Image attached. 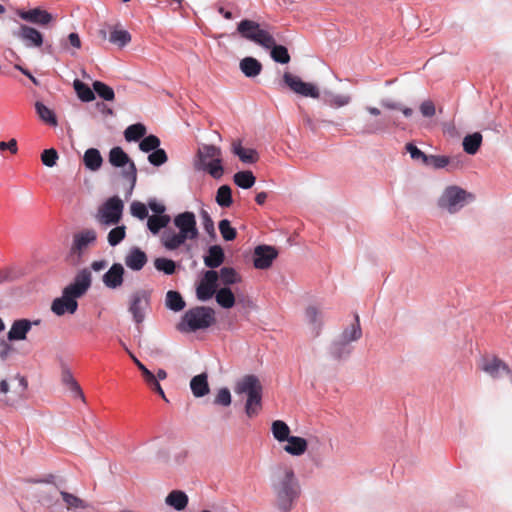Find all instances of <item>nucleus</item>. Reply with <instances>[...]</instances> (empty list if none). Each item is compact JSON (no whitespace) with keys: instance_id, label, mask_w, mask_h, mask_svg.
Wrapping results in <instances>:
<instances>
[{"instance_id":"1","label":"nucleus","mask_w":512,"mask_h":512,"mask_svg":"<svg viewBox=\"0 0 512 512\" xmlns=\"http://www.w3.org/2000/svg\"><path fill=\"white\" fill-rule=\"evenodd\" d=\"M174 225L179 232L165 231L161 238L162 244L168 250H175L187 240H194L199 235L193 212L186 211L175 216Z\"/></svg>"},{"instance_id":"2","label":"nucleus","mask_w":512,"mask_h":512,"mask_svg":"<svg viewBox=\"0 0 512 512\" xmlns=\"http://www.w3.org/2000/svg\"><path fill=\"white\" fill-rule=\"evenodd\" d=\"M234 391L238 395L247 396L245 412L252 418L259 414L262 408V385L255 375H246L235 385Z\"/></svg>"},{"instance_id":"3","label":"nucleus","mask_w":512,"mask_h":512,"mask_svg":"<svg viewBox=\"0 0 512 512\" xmlns=\"http://www.w3.org/2000/svg\"><path fill=\"white\" fill-rule=\"evenodd\" d=\"M276 494V503L280 510L289 511L298 498L300 489L292 469H286L273 485Z\"/></svg>"},{"instance_id":"4","label":"nucleus","mask_w":512,"mask_h":512,"mask_svg":"<svg viewBox=\"0 0 512 512\" xmlns=\"http://www.w3.org/2000/svg\"><path fill=\"white\" fill-rule=\"evenodd\" d=\"M193 164L195 170L205 171L215 179L221 178L224 173L222 151L214 145L203 144L199 147Z\"/></svg>"},{"instance_id":"5","label":"nucleus","mask_w":512,"mask_h":512,"mask_svg":"<svg viewBox=\"0 0 512 512\" xmlns=\"http://www.w3.org/2000/svg\"><path fill=\"white\" fill-rule=\"evenodd\" d=\"M215 311L206 306H197L187 310L178 324V330L182 332H195L207 329L215 323Z\"/></svg>"},{"instance_id":"6","label":"nucleus","mask_w":512,"mask_h":512,"mask_svg":"<svg viewBox=\"0 0 512 512\" xmlns=\"http://www.w3.org/2000/svg\"><path fill=\"white\" fill-rule=\"evenodd\" d=\"M97 241V233L92 228L83 229L73 234L72 244L66 261L71 265H78L83 255L94 246Z\"/></svg>"},{"instance_id":"7","label":"nucleus","mask_w":512,"mask_h":512,"mask_svg":"<svg viewBox=\"0 0 512 512\" xmlns=\"http://www.w3.org/2000/svg\"><path fill=\"white\" fill-rule=\"evenodd\" d=\"M237 31L243 38L263 48H270L274 44L273 35L269 31L262 29L260 24L255 21L248 19L242 20L237 26Z\"/></svg>"},{"instance_id":"8","label":"nucleus","mask_w":512,"mask_h":512,"mask_svg":"<svg viewBox=\"0 0 512 512\" xmlns=\"http://www.w3.org/2000/svg\"><path fill=\"white\" fill-rule=\"evenodd\" d=\"M151 292L145 289L134 291L128 299V311L134 323L139 327L150 309Z\"/></svg>"},{"instance_id":"9","label":"nucleus","mask_w":512,"mask_h":512,"mask_svg":"<svg viewBox=\"0 0 512 512\" xmlns=\"http://www.w3.org/2000/svg\"><path fill=\"white\" fill-rule=\"evenodd\" d=\"M123 208V202L118 196L109 198L98 210L99 223L106 226L118 224L122 218Z\"/></svg>"},{"instance_id":"10","label":"nucleus","mask_w":512,"mask_h":512,"mask_svg":"<svg viewBox=\"0 0 512 512\" xmlns=\"http://www.w3.org/2000/svg\"><path fill=\"white\" fill-rule=\"evenodd\" d=\"M109 162L114 167H126L122 175L130 182L132 189L136 184L137 169L127 153H125L121 147H114L109 152Z\"/></svg>"},{"instance_id":"11","label":"nucleus","mask_w":512,"mask_h":512,"mask_svg":"<svg viewBox=\"0 0 512 512\" xmlns=\"http://www.w3.org/2000/svg\"><path fill=\"white\" fill-rule=\"evenodd\" d=\"M466 196L465 190L457 186H450L445 189L438 203L441 208L446 209L449 213H455L464 206Z\"/></svg>"},{"instance_id":"12","label":"nucleus","mask_w":512,"mask_h":512,"mask_svg":"<svg viewBox=\"0 0 512 512\" xmlns=\"http://www.w3.org/2000/svg\"><path fill=\"white\" fill-rule=\"evenodd\" d=\"M283 81L296 94L315 99L320 96L319 89L315 85L304 82L298 76L289 72L284 73Z\"/></svg>"},{"instance_id":"13","label":"nucleus","mask_w":512,"mask_h":512,"mask_svg":"<svg viewBox=\"0 0 512 512\" xmlns=\"http://www.w3.org/2000/svg\"><path fill=\"white\" fill-rule=\"evenodd\" d=\"M219 275L215 270H208L196 288V295L200 301L209 300L215 293Z\"/></svg>"},{"instance_id":"14","label":"nucleus","mask_w":512,"mask_h":512,"mask_svg":"<svg viewBox=\"0 0 512 512\" xmlns=\"http://www.w3.org/2000/svg\"><path fill=\"white\" fill-rule=\"evenodd\" d=\"M91 285V272L85 268L79 271L74 281L64 288V291L67 294H70L72 297L79 298L86 293Z\"/></svg>"},{"instance_id":"15","label":"nucleus","mask_w":512,"mask_h":512,"mask_svg":"<svg viewBox=\"0 0 512 512\" xmlns=\"http://www.w3.org/2000/svg\"><path fill=\"white\" fill-rule=\"evenodd\" d=\"M278 251L269 245H259L254 249L253 264L257 269H268L277 258Z\"/></svg>"},{"instance_id":"16","label":"nucleus","mask_w":512,"mask_h":512,"mask_svg":"<svg viewBox=\"0 0 512 512\" xmlns=\"http://www.w3.org/2000/svg\"><path fill=\"white\" fill-rule=\"evenodd\" d=\"M15 379H18L19 381V388L20 390H11L10 389V383L7 380H1L0 381V394L3 395L2 398H0L1 401H4L8 405H13L18 400H20L27 389V380L24 377L17 376Z\"/></svg>"},{"instance_id":"17","label":"nucleus","mask_w":512,"mask_h":512,"mask_svg":"<svg viewBox=\"0 0 512 512\" xmlns=\"http://www.w3.org/2000/svg\"><path fill=\"white\" fill-rule=\"evenodd\" d=\"M41 320L30 321L25 318L15 320L10 330L7 333V339L9 341H23L27 338V334L30 332L33 325H39Z\"/></svg>"},{"instance_id":"18","label":"nucleus","mask_w":512,"mask_h":512,"mask_svg":"<svg viewBox=\"0 0 512 512\" xmlns=\"http://www.w3.org/2000/svg\"><path fill=\"white\" fill-rule=\"evenodd\" d=\"M78 308V303L74 297L67 294L63 290V294L60 298H56L51 305V310L58 316L64 315L65 313L74 314Z\"/></svg>"},{"instance_id":"19","label":"nucleus","mask_w":512,"mask_h":512,"mask_svg":"<svg viewBox=\"0 0 512 512\" xmlns=\"http://www.w3.org/2000/svg\"><path fill=\"white\" fill-rule=\"evenodd\" d=\"M27 47H40L43 44L42 34L33 27L21 25L15 34Z\"/></svg>"},{"instance_id":"20","label":"nucleus","mask_w":512,"mask_h":512,"mask_svg":"<svg viewBox=\"0 0 512 512\" xmlns=\"http://www.w3.org/2000/svg\"><path fill=\"white\" fill-rule=\"evenodd\" d=\"M17 14L21 19L34 24L47 25L52 20V15L40 8H34L28 11L19 10Z\"/></svg>"},{"instance_id":"21","label":"nucleus","mask_w":512,"mask_h":512,"mask_svg":"<svg viewBox=\"0 0 512 512\" xmlns=\"http://www.w3.org/2000/svg\"><path fill=\"white\" fill-rule=\"evenodd\" d=\"M124 268L120 263H114L103 275V283L110 289H116L123 283Z\"/></svg>"},{"instance_id":"22","label":"nucleus","mask_w":512,"mask_h":512,"mask_svg":"<svg viewBox=\"0 0 512 512\" xmlns=\"http://www.w3.org/2000/svg\"><path fill=\"white\" fill-rule=\"evenodd\" d=\"M147 263V255L138 247H133L129 250L125 257V264L128 268L139 271Z\"/></svg>"},{"instance_id":"23","label":"nucleus","mask_w":512,"mask_h":512,"mask_svg":"<svg viewBox=\"0 0 512 512\" xmlns=\"http://www.w3.org/2000/svg\"><path fill=\"white\" fill-rule=\"evenodd\" d=\"M59 494L61 495L65 507L68 511L85 510L90 507L89 503L76 496L75 494L66 491H60Z\"/></svg>"},{"instance_id":"24","label":"nucleus","mask_w":512,"mask_h":512,"mask_svg":"<svg viewBox=\"0 0 512 512\" xmlns=\"http://www.w3.org/2000/svg\"><path fill=\"white\" fill-rule=\"evenodd\" d=\"M287 442L288 444L284 446V450L293 456L303 455L308 447L306 439L298 436H290Z\"/></svg>"},{"instance_id":"25","label":"nucleus","mask_w":512,"mask_h":512,"mask_svg":"<svg viewBox=\"0 0 512 512\" xmlns=\"http://www.w3.org/2000/svg\"><path fill=\"white\" fill-rule=\"evenodd\" d=\"M225 259L224 251L219 245H213L208 250V255L204 257V263L211 270L218 268Z\"/></svg>"},{"instance_id":"26","label":"nucleus","mask_w":512,"mask_h":512,"mask_svg":"<svg viewBox=\"0 0 512 512\" xmlns=\"http://www.w3.org/2000/svg\"><path fill=\"white\" fill-rule=\"evenodd\" d=\"M240 70L249 78L258 76L262 71V64L253 57H245L240 61Z\"/></svg>"},{"instance_id":"27","label":"nucleus","mask_w":512,"mask_h":512,"mask_svg":"<svg viewBox=\"0 0 512 512\" xmlns=\"http://www.w3.org/2000/svg\"><path fill=\"white\" fill-rule=\"evenodd\" d=\"M190 388L195 397H203L209 393L207 375L205 373L194 376L190 382Z\"/></svg>"},{"instance_id":"28","label":"nucleus","mask_w":512,"mask_h":512,"mask_svg":"<svg viewBox=\"0 0 512 512\" xmlns=\"http://www.w3.org/2000/svg\"><path fill=\"white\" fill-rule=\"evenodd\" d=\"M233 153L244 163H256L259 159L258 152L252 148H244L240 142L233 143Z\"/></svg>"},{"instance_id":"29","label":"nucleus","mask_w":512,"mask_h":512,"mask_svg":"<svg viewBox=\"0 0 512 512\" xmlns=\"http://www.w3.org/2000/svg\"><path fill=\"white\" fill-rule=\"evenodd\" d=\"M165 502L174 509L181 511L188 504V496L181 490H173L167 495Z\"/></svg>"},{"instance_id":"30","label":"nucleus","mask_w":512,"mask_h":512,"mask_svg":"<svg viewBox=\"0 0 512 512\" xmlns=\"http://www.w3.org/2000/svg\"><path fill=\"white\" fill-rule=\"evenodd\" d=\"M131 39V34L127 30L120 29L118 26L113 27L110 31L109 41L119 48L128 45Z\"/></svg>"},{"instance_id":"31","label":"nucleus","mask_w":512,"mask_h":512,"mask_svg":"<svg viewBox=\"0 0 512 512\" xmlns=\"http://www.w3.org/2000/svg\"><path fill=\"white\" fill-rule=\"evenodd\" d=\"M350 343L343 339L341 336L338 340L334 341L330 346V354L335 359H342L351 353Z\"/></svg>"},{"instance_id":"32","label":"nucleus","mask_w":512,"mask_h":512,"mask_svg":"<svg viewBox=\"0 0 512 512\" xmlns=\"http://www.w3.org/2000/svg\"><path fill=\"white\" fill-rule=\"evenodd\" d=\"M83 161L86 168L91 171H97L101 167L103 159L99 150L95 148H89L84 154Z\"/></svg>"},{"instance_id":"33","label":"nucleus","mask_w":512,"mask_h":512,"mask_svg":"<svg viewBox=\"0 0 512 512\" xmlns=\"http://www.w3.org/2000/svg\"><path fill=\"white\" fill-rule=\"evenodd\" d=\"M340 336L343 339H345L346 341H348L349 343H351L353 341H357L358 339L361 338L362 329L360 326V319L357 314L355 315L354 322L349 327L344 329V331L342 332V334Z\"/></svg>"},{"instance_id":"34","label":"nucleus","mask_w":512,"mask_h":512,"mask_svg":"<svg viewBox=\"0 0 512 512\" xmlns=\"http://www.w3.org/2000/svg\"><path fill=\"white\" fill-rule=\"evenodd\" d=\"M216 302L225 309L232 308L235 304V296L230 288L223 287L215 293Z\"/></svg>"},{"instance_id":"35","label":"nucleus","mask_w":512,"mask_h":512,"mask_svg":"<svg viewBox=\"0 0 512 512\" xmlns=\"http://www.w3.org/2000/svg\"><path fill=\"white\" fill-rule=\"evenodd\" d=\"M35 109L36 113L38 114L39 118L45 122L46 124H49L51 126H57L58 121L56 118L55 113L48 108L46 105H44L42 102L37 101L35 103Z\"/></svg>"},{"instance_id":"36","label":"nucleus","mask_w":512,"mask_h":512,"mask_svg":"<svg viewBox=\"0 0 512 512\" xmlns=\"http://www.w3.org/2000/svg\"><path fill=\"white\" fill-rule=\"evenodd\" d=\"M482 143V135L478 132L467 135L463 139V149L466 153L474 155L479 150Z\"/></svg>"},{"instance_id":"37","label":"nucleus","mask_w":512,"mask_h":512,"mask_svg":"<svg viewBox=\"0 0 512 512\" xmlns=\"http://www.w3.org/2000/svg\"><path fill=\"white\" fill-rule=\"evenodd\" d=\"M306 317L310 325L313 326L314 335L318 336L322 326V313L315 306H309L306 309Z\"/></svg>"},{"instance_id":"38","label":"nucleus","mask_w":512,"mask_h":512,"mask_svg":"<svg viewBox=\"0 0 512 512\" xmlns=\"http://www.w3.org/2000/svg\"><path fill=\"white\" fill-rule=\"evenodd\" d=\"M274 438L279 442L287 441L290 437V428L282 420H275L271 426Z\"/></svg>"},{"instance_id":"39","label":"nucleus","mask_w":512,"mask_h":512,"mask_svg":"<svg viewBox=\"0 0 512 512\" xmlns=\"http://www.w3.org/2000/svg\"><path fill=\"white\" fill-rule=\"evenodd\" d=\"M165 304L167 308L175 312L181 311L185 307V301L181 294L173 290L167 292Z\"/></svg>"},{"instance_id":"40","label":"nucleus","mask_w":512,"mask_h":512,"mask_svg":"<svg viewBox=\"0 0 512 512\" xmlns=\"http://www.w3.org/2000/svg\"><path fill=\"white\" fill-rule=\"evenodd\" d=\"M62 381L68 387V389L74 393L75 397L80 398L82 401H85L84 393L77 383V381L72 376L69 370H65L62 373Z\"/></svg>"},{"instance_id":"41","label":"nucleus","mask_w":512,"mask_h":512,"mask_svg":"<svg viewBox=\"0 0 512 512\" xmlns=\"http://www.w3.org/2000/svg\"><path fill=\"white\" fill-rule=\"evenodd\" d=\"M234 183L243 189L251 188L256 181L255 176L251 171H239L233 176Z\"/></svg>"},{"instance_id":"42","label":"nucleus","mask_w":512,"mask_h":512,"mask_svg":"<svg viewBox=\"0 0 512 512\" xmlns=\"http://www.w3.org/2000/svg\"><path fill=\"white\" fill-rule=\"evenodd\" d=\"M323 101L333 108H340L348 105L351 101V97L349 95H336L331 92H325Z\"/></svg>"},{"instance_id":"43","label":"nucleus","mask_w":512,"mask_h":512,"mask_svg":"<svg viewBox=\"0 0 512 512\" xmlns=\"http://www.w3.org/2000/svg\"><path fill=\"white\" fill-rule=\"evenodd\" d=\"M169 222L170 216L168 215H153L148 218L147 226L153 234H157L162 228H165Z\"/></svg>"},{"instance_id":"44","label":"nucleus","mask_w":512,"mask_h":512,"mask_svg":"<svg viewBox=\"0 0 512 512\" xmlns=\"http://www.w3.org/2000/svg\"><path fill=\"white\" fill-rule=\"evenodd\" d=\"M58 491L55 487L43 489L39 491V502L49 508L55 506L58 502Z\"/></svg>"},{"instance_id":"45","label":"nucleus","mask_w":512,"mask_h":512,"mask_svg":"<svg viewBox=\"0 0 512 512\" xmlns=\"http://www.w3.org/2000/svg\"><path fill=\"white\" fill-rule=\"evenodd\" d=\"M73 87L77 93V96L83 102H90L95 99L94 91L82 81L76 79L73 83Z\"/></svg>"},{"instance_id":"46","label":"nucleus","mask_w":512,"mask_h":512,"mask_svg":"<svg viewBox=\"0 0 512 512\" xmlns=\"http://www.w3.org/2000/svg\"><path fill=\"white\" fill-rule=\"evenodd\" d=\"M269 49L271 50V57L275 62L281 64H287L290 62V55L285 46L276 45V41L274 40V44Z\"/></svg>"},{"instance_id":"47","label":"nucleus","mask_w":512,"mask_h":512,"mask_svg":"<svg viewBox=\"0 0 512 512\" xmlns=\"http://www.w3.org/2000/svg\"><path fill=\"white\" fill-rule=\"evenodd\" d=\"M217 204L221 207L227 208L232 204V190L228 185H222L218 188L216 198Z\"/></svg>"},{"instance_id":"48","label":"nucleus","mask_w":512,"mask_h":512,"mask_svg":"<svg viewBox=\"0 0 512 512\" xmlns=\"http://www.w3.org/2000/svg\"><path fill=\"white\" fill-rule=\"evenodd\" d=\"M146 134V127L141 124H132L128 126L124 132L125 139L127 141H138Z\"/></svg>"},{"instance_id":"49","label":"nucleus","mask_w":512,"mask_h":512,"mask_svg":"<svg viewBox=\"0 0 512 512\" xmlns=\"http://www.w3.org/2000/svg\"><path fill=\"white\" fill-rule=\"evenodd\" d=\"M220 279L224 285H232L241 281L240 275L231 267H223L220 270Z\"/></svg>"},{"instance_id":"50","label":"nucleus","mask_w":512,"mask_h":512,"mask_svg":"<svg viewBox=\"0 0 512 512\" xmlns=\"http://www.w3.org/2000/svg\"><path fill=\"white\" fill-rule=\"evenodd\" d=\"M154 266L158 271L164 272L166 275H172L176 270V263L164 257H159L154 260Z\"/></svg>"},{"instance_id":"51","label":"nucleus","mask_w":512,"mask_h":512,"mask_svg":"<svg viewBox=\"0 0 512 512\" xmlns=\"http://www.w3.org/2000/svg\"><path fill=\"white\" fill-rule=\"evenodd\" d=\"M93 89L99 97L106 101H112L115 97L113 89L101 81H95L93 83Z\"/></svg>"},{"instance_id":"52","label":"nucleus","mask_w":512,"mask_h":512,"mask_svg":"<svg viewBox=\"0 0 512 512\" xmlns=\"http://www.w3.org/2000/svg\"><path fill=\"white\" fill-rule=\"evenodd\" d=\"M160 146V139L155 135H149L142 139L139 148L143 152H153Z\"/></svg>"},{"instance_id":"53","label":"nucleus","mask_w":512,"mask_h":512,"mask_svg":"<svg viewBox=\"0 0 512 512\" xmlns=\"http://www.w3.org/2000/svg\"><path fill=\"white\" fill-rule=\"evenodd\" d=\"M126 236V227L125 226H117L110 230L108 233L107 239L108 243L111 246L118 245Z\"/></svg>"},{"instance_id":"54","label":"nucleus","mask_w":512,"mask_h":512,"mask_svg":"<svg viewBox=\"0 0 512 512\" xmlns=\"http://www.w3.org/2000/svg\"><path fill=\"white\" fill-rule=\"evenodd\" d=\"M219 231L226 241H232L236 238V229L231 226V223L227 219H223L219 222Z\"/></svg>"},{"instance_id":"55","label":"nucleus","mask_w":512,"mask_h":512,"mask_svg":"<svg viewBox=\"0 0 512 512\" xmlns=\"http://www.w3.org/2000/svg\"><path fill=\"white\" fill-rule=\"evenodd\" d=\"M425 164L431 165L435 169H441L450 165L451 159L444 155H428Z\"/></svg>"},{"instance_id":"56","label":"nucleus","mask_w":512,"mask_h":512,"mask_svg":"<svg viewBox=\"0 0 512 512\" xmlns=\"http://www.w3.org/2000/svg\"><path fill=\"white\" fill-rule=\"evenodd\" d=\"M58 158V152L54 148L45 149L41 154V161L47 167L55 166Z\"/></svg>"},{"instance_id":"57","label":"nucleus","mask_w":512,"mask_h":512,"mask_svg":"<svg viewBox=\"0 0 512 512\" xmlns=\"http://www.w3.org/2000/svg\"><path fill=\"white\" fill-rule=\"evenodd\" d=\"M168 160L167 154L164 149H156L148 156V161L154 166H161Z\"/></svg>"},{"instance_id":"58","label":"nucleus","mask_w":512,"mask_h":512,"mask_svg":"<svg viewBox=\"0 0 512 512\" xmlns=\"http://www.w3.org/2000/svg\"><path fill=\"white\" fill-rule=\"evenodd\" d=\"M131 214L134 217L143 220L148 217V210L145 204L139 201H134L130 206Z\"/></svg>"},{"instance_id":"59","label":"nucleus","mask_w":512,"mask_h":512,"mask_svg":"<svg viewBox=\"0 0 512 512\" xmlns=\"http://www.w3.org/2000/svg\"><path fill=\"white\" fill-rule=\"evenodd\" d=\"M214 403L225 407L229 406L231 404V394L229 389H220L215 397Z\"/></svg>"},{"instance_id":"60","label":"nucleus","mask_w":512,"mask_h":512,"mask_svg":"<svg viewBox=\"0 0 512 512\" xmlns=\"http://www.w3.org/2000/svg\"><path fill=\"white\" fill-rule=\"evenodd\" d=\"M200 216L202 219V225H203L204 230L209 235H215L214 222H213L212 218L210 217L209 213L206 210L202 209L200 212Z\"/></svg>"},{"instance_id":"61","label":"nucleus","mask_w":512,"mask_h":512,"mask_svg":"<svg viewBox=\"0 0 512 512\" xmlns=\"http://www.w3.org/2000/svg\"><path fill=\"white\" fill-rule=\"evenodd\" d=\"M406 150L407 152H409L411 158L414 160H421L423 163H425V161L427 160L428 155H426L412 143L406 144Z\"/></svg>"},{"instance_id":"62","label":"nucleus","mask_w":512,"mask_h":512,"mask_svg":"<svg viewBox=\"0 0 512 512\" xmlns=\"http://www.w3.org/2000/svg\"><path fill=\"white\" fill-rule=\"evenodd\" d=\"M420 112L424 117H433L436 113V108L431 100H426L420 105Z\"/></svg>"},{"instance_id":"63","label":"nucleus","mask_w":512,"mask_h":512,"mask_svg":"<svg viewBox=\"0 0 512 512\" xmlns=\"http://www.w3.org/2000/svg\"><path fill=\"white\" fill-rule=\"evenodd\" d=\"M13 352V347L7 341L0 339V358L6 360Z\"/></svg>"},{"instance_id":"64","label":"nucleus","mask_w":512,"mask_h":512,"mask_svg":"<svg viewBox=\"0 0 512 512\" xmlns=\"http://www.w3.org/2000/svg\"><path fill=\"white\" fill-rule=\"evenodd\" d=\"M9 150L12 154H16L18 152V146L16 139L12 138L8 142L1 141L0 142V151Z\"/></svg>"}]
</instances>
